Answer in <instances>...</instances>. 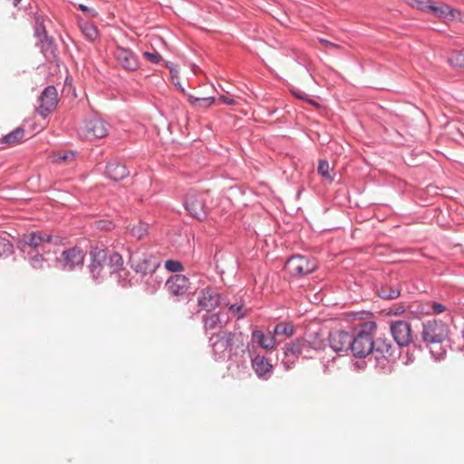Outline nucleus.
Wrapping results in <instances>:
<instances>
[{"instance_id": "b1692460", "label": "nucleus", "mask_w": 464, "mask_h": 464, "mask_svg": "<svg viewBox=\"0 0 464 464\" xmlns=\"http://www.w3.org/2000/svg\"><path fill=\"white\" fill-rule=\"evenodd\" d=\"M127 229L131 237L141 240L148 234L149 225L140 221L137 224L130 225Z\"/></svg>"}, {"instance_id": "c03bdc74", "label": "nucleus", "mask_w": 464, "mask_h": 464, "mask_svg": "<svg viewBox=\"0 0 464 464\" xmlns=\"http://www.w3.org/2000/svg\"><path fill=\"white\" fill-rule=\"evenodd\" d=\"M320 43L325 45L327 48L340 49V45L333 44L325 39H320Z\"/></svg>"}, {"instance_id": "423d86ee", "label": "nucleus", "mask_w": 464, "mask_h": 464, "mask_svg": "<svg viewBox=\"0 0 464 464\" xmlns=\"http://www.w3.org/2000/svg\"><path fill=\"white\" fill-rule=\"evenodd\" d=\"M185 207L194 218H204L206 217V194L189 189L185 198Z\"/></svg>"}, {"instance_id": "bb28decb", "label": "nucleus", "mask_w": 464, "mask_h": 464, "mask_svg": "<svg viewBox=\"0 0 464 464\" xmlns=\"http://www.w3.org/2000/svg\"><path fill=\"white\" fill-rule=\"evenodd\" d=\"M223 322L220 319V315L218 314L207 315L204 319V326L206 330H214L217 328H221Z\"/></svg>"}, {"instance_id": "6e6552de", "label": "nucleus", "mask_w": 464, "mask_h": 464, "mask_svg": "<svg viewBox=\"0 0 464 464\" xmlns=\"http://www.w3.org/2000/svg\"><path fill=\"white\" fill-rule=\"evenodd\" d=\"M108 124L97 115L86 119L81 128V134L85 137L93 136L102 139L108 135Z\"/></svg>"}, {"instance_id": "c9c22d12", "label": "nucleus", "mask_w": 464, "mask_h": 464, "mask_svg": "<svg viewBox=\"0 0 464 464\" xmlns=\"http://www.w3.org/2000/svg\"><path fill=\"white\" fill-rule=\"evenodd\" d=\"M46 260L42 255H35L30 260L31 266L35 269H43Z\"/></svg>"}, {"instance_id": "ea45409f", "label": "nucleus", "mask_w": 464, "mask_h": 464, "mask_svg": "<svg viewBox=\"0 0 464 464\" xmlns=\"http://www.w3.org/2000/svg\"><path fill=\"white\" fill-rule=\"evenodd\" d=\"M143 55L148 61H150L153 63H158L161 61L160 54L155 51L154 52H144Z\"/></svg>"}, {"instance_id": "a878e982", "label": "nucleus", "mask_w": 464, "mask_h": 464, "mask_svg": "<svg viewBox=\"0 0 464 464\" xmlns=\"http://www.w3.org/2000/svg\"><path fill=\"white\" fill-rule=\"evenodd\" d=\"M80 29L85 38L91 42L94 41L98 37V30L92 24L88 22L82 23L80 24Z\"/></svg>"}, {"instance_id": "6ab92c4d", "label": "nucleus", "mask_w": 464, "mask_h": 464, "mask_svg": "<svg viewBox=\"0 0 464 464\" xmlns=\"http://www.w3.org/2000/svg\"><path fill=\"white\" fill-rule=\"evenodd\" d=\"M106 174L111 179L119 181L129 176V170L123 163L113 160L107 164Z\"/></svg>"}, {"instance_id": "cd10ccee", "label": "nucleus", "mask_w": 464, "mask_h": 464, "mask_svg": "<svg viewBox=\"0 0 464 464\" xmlns=\"http://www.w3.org/2000/svg\"><path fill=\"white\" fill-rule=\"evenodd\" d=\"M311 351H318L324 348V341L318 334H311L304 338Z\"/></svg>"}, {"instance_id": "c756f323", "label": "nucleus", "mask_w": 464, "mask_h": 464, "mask_svg": "<svg viewBox=\"0 0 464 464\" xmlns=\"http://www.w3.org/2000/svg\"><path fill=\"white\" fill-rule=\"evenodd\" d=\"M318 173L327 179L329 182L334 180V176L331 175L332 169L330 168L329 162L325 160H321L318 163Z\"/></svg>"}, {"instance_id": "37998d69", "label": "nucleus", "mask_w": 464, "mask_h": 464, "mask_svg": "<svg viewBox=\"0 0 464 464\" xmlns=\"http://www.w3.org/2000/svg\"><path fill=\"white\" fill-rule=\"evenodd\" d=\"M79 9L82 10L84 13L89 14L92 17H94L97 15V12L94 9L89 8L88 6L84 5H79Z\"/></svg>"}, {"instance_id": "473e14b6", "label": "nucleus", "mask_w": 464, "mask_h": 464, "mask_svg": "<svg viewBox=\"0 0 464 464\" xmlns=\"http://www.w3.org/2000/svg\"><path fill=\"white\" fill-rule=\"evenodd\" d=\"M410 5L427 13H430L433 5L430 0H411Z\"/></svg>"}, {"instance_id": "39448f33", "label": "nucleus", "mask_w": 464, "mask_h": 464, "mask_svg": "<svg viewBox=\"0 0 464 464\" xmlns=\"http://www.w3.org/2000/svg\"><path fill=\"white\" fill-rule=\"evenodd\" d=\"M317 268V263L304 256H293L285 265V269L293 276H303L313 273Z\"/></svg>"}, {"instance_id": "412c9836", "label": "nucleus", "mask_w": 464, "mask_h": 464, "mask_svg": "<svg viewBox=\"0 0 464 464\" xmlns=\"http://www.w3.org/2000/svg\"><path fill=\"white\" fill-rule=\"evenodd\" d=\"M252 338L258 343V344L266 350H273L276 344V338L272 335H265L260 330L252 332Z\"/></svg>"}, {"instance_id": "c85d7f7f", "label": "nucleus", "mask_w": 464, "mask_h": 464, "mask_svg": "<svg viewBox=\"0 0 464 464\" xmlns=\"http://www.w3.org/2000/svg\"><path fill=\"white\" fill-rule=\"evenodd\" d=\"M274 334L276 335L290 337L294 334V326L288 323H280L275 327Z\"/></svg>"}, {"instance_id": "58836bf2", "label": "nucleus", "mask_w": 464, "mask_h": 464, "mask_svg": "<svg viewBox=\"0 0 464 464\" xmlns=\"http://www.w3.org/2000/svg\"><path fill=\"white\" fill-rule=\"evenodd\" d=\"M113 227V223L110 220L102 219L95 222V227L100 230H111Z\"/></svg>"}, {"instance_id": "4468645a", "label": "nucleus", "mask_w": 464, "mask_h": 464, "mask_svg": "<svg viewBox=\"0 0 464 464\" xmlns=\"http://www.w3.org/2000/svg\"><path fill=\"white\" fill-rule=\"evenodd\" d=\"M198 304L204 310H213L219 304V295L213 288H203L198 294Z\"/></svg>"}, {"instance_id": "7ed1b4c3", "label": "nucleus", "mask_w": 464, "mask_h": 464, "mask_svg": "<svg viewBox=\"0 0 464 464\" xmlns=\"http://www.w3.org/2000/svg\"><path fill=\"white\" fill-rule=\"evenodd\" d=\"M84 258V252L80 247L73 246L63 250L56 257V264L63 271H73L83 266Z\"/></svg>"}, {"instance_id": "f704fd0d", "label": "nucleus", "mask_w": 464, "mask_h": 464, "mask_svg": "<svg viewBox=\"0 0 464 464\" xmlns=\"http://www.w3.org/2000/svg\"><path fill=\"white\" fill-rule=\"evenodd\" d=\"M73 160H74V153L72 151L58 153L53 156V161H55V162L69 163V162H72Z\"/></svg>"}, {"instance_id": "a211bd4d", "label": "nucleus", "mask_w": 464, "mask_h": 464, "mask_svg": "<svg viewBox=\"0 0 464 464\" xmlns=\"http://www.w3.org/2000/svg\"><path fill=\"white\" fill-rule=\"evenodd\" d=\"M252 367L256 374L262 379L267 380L270 378L273 365L264 356H256L252 360Z\"/></svg>"}, {"instance_id": "de8ad7c7", "label": "nucleus", "mask_w": 464, "mask_h": 464, "mask_svg": "<svg viewBox=\"0 0 464 464\" xmlns=\"http://www.w3.org/2000/svg\"><path fill=\"white\" fill-rule=\"evenodd\" d=\"M14 1V5H16L20 0H13Z\"/></svg>"}, {"instance_id": "393cba45", "label": "nucleus", "mask_w": 464, "mask_h": 464, "mask_svg": "<svg viewBox=\"0 0 464 464\" xmlns=\"http://www.w3.org/2000/svg\"><path fill=\"white\" fill-rule=\"evenodd\" d=\"M24 136V130L22 128H17L14 130H13L12 132L5 135L2 139V141L4 143H6V144L12 146V145L17 144L20 140H22Z\"/></svg>"}, {"instance_id": "f8f14e48", "label": "nucleus", "mask_w": 464, "mask_h": 464, "mask_svg": "<svg viewBox=\"0 0 464 464\" xmlns=\"http://www.w3.org/2000/svg\"><path fill=\"white\" fill-rule=\"evenodd\" d=\"M353 337L344 331H334L329 334V344L331 348L339 353L351 350Z\"/></svg>"}, {"instance_id": "2f4dec72", "label": "nucleus", "mask_w": 464, "mask_h": 464, "mask_svg": "<svg viewBox=\"0 0 464 464\" xmlns=\"http://www.w3.org/2000/svg\"><path fill=\"white\" fill-rule=\"evenodd\" d=\"M449 63L453 67L464 68V53L461 52L451 53Z\"/></svg>"}, {"instance_id": "4c0bfd02", "label": "nucleus", "mask_w": 464, "mask_h": 464, "mask_svg": "<svg viewBox=\"0 0 464 464\" xmlns=\"http://www.w3.org/2000/svg\"><path fill=\"white\" fill-rule=\"evenodd\" d=\"M165 267L171 272H179L183 269L181 263L174 260H167L165 262Z\"/></svg>"}, {"instance_id": "5701e85b", "label": "nucleus", "mask_w": 464, "mask_h": 464, "mask_svg": "<svg viewBox=\"0 0 464 464\" xmlns=\"http://www.w3.org/2000/svg\"><path fill=\"white\" fill-rule=\"evenodd\" d=\"M376 353H380L382 357L391 356L393 353V347L391 341L387 338H378L374 342V349Z\"/></svg>"}, {"instance_id": "a18cd8bd", "label": "nucleus", "mask_w": 464, "mask_h": 464, "mask_svg": "<svg viewBox=\"0 0 464 464\" xmlns=\"http://www.w3.org/2000/svg\"><path fill=\"white\" fill-rule=\"evenodd\" d=\"M432 311L435 313V314H440L442 313L443 311H445V306L440 304H437V303H434L432 304Z\"/></svg>"}, {"instance_id": "1a4fd4ad", "label": "nucleus", "mask_w": 464, "mask_h": 464, "mask_svg": "<svg viewBox=\"0 0 464 464\" xmlns=\"http://www.w3.org/2000/svg\"><path fill=\"white\" fill-rule=\"evenodd\" d=\"M391 333L399 346H408L412 342V330L406 321H396L391 324Z\"/></svg>"}, {"instance_id": "7c9ffc66", "label": "nucleus", "mask_w": 464, "mask_h": 464, "mask_svg": "<svg viewBox=\"0 0 464 464\" xmlns=\"http://www.w3.org/2000/svg\"><path fill=\"white\" fill-rule=\"evenodd\" d=\"M378 295L382 299H394L400 295V291L396 288L382 286L378 292Z\"/></svg>"}, {"instance_id": "9d476101", "label": "nucleus", "mask_w": 464, "mask_h": 464, "mask_svg": "<svg viewBox=\"0 0 464 464\" xmlns=\"http://www.w3.org/2000/svg\"><path fill=\"white\" fill-rule=\"evenodd\" d=\"M38 112L45 117L48 115L58 103V93L54 86L46 87L39 97Z\"/></svg>"}, {"instance_id": "49530a36", "label": "nucleus", "mask_w": 464, "mask_h": 464, "mask_svg": "<svg viewBox=\"0 0 464 464\" xmlns=\"http://www.w3.org/2000/svg\"><path fill=\"white\" fill-rule=\"evenodd\" d=\"M170 73L172 75V78L174 79V77H176V74L178 73V71L177 70L174 71V70L171 69L170 70Z\"/></svg>"}, {"instance_id": "72a5a7b5", "label": "nucleus", "mask_w": 464, "mask_h": 464, "mask_svg": "<svg viewBox=\"0 0 464 464\" xmlns=\"http://www.w3.org/2000/svg\"><path fill=\"white\" fill-rule=\"evenodd\" d=\"M109 265L112 268V271L119 270L123 265V260H122L121 256L118 253L111 254L109 256Z\"/></svg>"}, {"instance_id": "2eb2a0df", "label": "nucleus", "mask_w": 464, "mask_h": 464, "mask_svg": "<svg viewBox=\"0 0 464 464\" xmlns=\"http://www.w3.org/2000/svg\"><path fill=\"white\" fill-rule=\"evenodd\" d=\"M114 57L120 66L126 70H134L138 67V61L133 53L123 47H117Z\"/></svg>"}, {"instance_id": "f3484780", "label": "nucleus", "mask_w": 464, "mask_h": 464, "mask_svg": "<svg viewBox=\"0 0 464 464\" xmlns=\"http://www.w3.org/2000/svg\"><path fill=\"white\" fill-rule=\"evenodd\" d=\"M52 236L42 231H34L24 234L20 241L22 247L25 246L38 247L44 242H50Z\"/></svg>"}, {"instance_id": "aec40b11", "label": "nucleus", "mask_w": 464, "mask_h": 464, "mask_svg": "<svg viewBox=\"0 0 464 464\" xmlns=\"http://www.w3.org/2000/svg\"><path fill=\"white\" fill-rule=\"evenodd\" d=\"M311 349L305 339H297L296 341L289 343L286 346V353H292L295 355H303L304 357H311Z\"/></svg>"}, {"instance_id": "f03ea898", "label": "nucleus", "mask_w": 464, "mask_h": 464, "mask_svg": "<svg viewBox=\"0 0 464 464\" xmlns=\"http://www.w3.org/2000/svg\"><path fill=\"white\" fill-rule=\"evenodd\" d=\"M376 329L374 322L364 324L363 328L352 339L351 351L353 355L364 358L373 352L374 341L372 332Z\"/></svg>"}, {"instance_id": "dca6fc26", "label": "nucleus", "mask_w": 464, "mask_h": 464, "mask_svg": "<svg viewBox=\"0 0 464 464\" xmlns=\"http://www.w3.org/2000/svg\"><path fill=\"white\" fill-rule=\"evenodd\" d=\"M430 14L446 22L460 20L459 11L444 4H440L439 5H433Z\"/></svg>"}, {"instance_id": "9b49d317", "label": "nucleus", "mask_w": 464, "mask_h": 464, "mask_svg": "<svg viewBox=\"0 0 464 464\" xmlns=\"http://www.w3.org/2000/svg\"><path fill=\"white\" fill-rule=\"evenodd\" d=\"M91 263L89 269L93 278H99L107 261V253L104 249L93 247L90 251Z\"/></svg>"}, {"instance_id": "4be33fe9", "label": "nucleus", "mask_w": 464, "mask_h": 464, "mask_svg": "<svg viewBox=\"0 0 464 464\" xmlns=\"http://www.w3.org/2000/svg\"><path fill=\"white\" fill-rule=\"evenodd\" d=\"M188 101L191 106L195 109H207L211 107L215 102V97H195L191 94H188Z\"/></svg>"}, {"instance_id": "a19ab883", "label": "nucleus", "mask_w": 464, "mask_h": 464, "mask_svg": "<svg viewBox=\"0 0 464 464\" xmlns=\"http://www.w3.org/2000/svg\"><path fill=\"white\" fill-rule=\"evenodd\" d=\"M12 246L5 238H0V256L11 250Z\"/></svg>"}, {"instance_id": "0eeeda50", "label": "nucleus", "mask_w": 464, "mask_h": 464, "mask_svg": "<svg viewBox=\"0 0 464 464\" xmlns=\"http://www.w3.org/2000/svg\"><path fill=\"white\" fill-rule=\"evenodd\" d=\"M131 267L138 273L150 274L160 266L159 260L151 255L135 252L130 256Z\"/></svg>"}, {"instance_id": "20e7f679", "label": "nucleus", "mask_w": 464, "mask_h": 464, "mask_svg": "<svg viewBox=\"0 0 464 464\" xmlns=\"http://www.w3.org/2000/svg\"><path fill=\"white\" fill-rule=\"evenodd\" d=\"M449 335V327L442 321H428L423 324L422 339L427 343H441Z\"/></svg>"}, {"instance_id": "ddd939ff", "label": "nucleus", "mask_w": 464, "mask_h": 464, "mask_svg": "<svg viewBox=\"0 0 464 464\" xmlns=\"http://www.w3.org/2000/svg\"><path fill=\"white\" fill-rule=\"evenodd\" d=\"M165 285L171 295L179 296L187 293L189 282L183 275H174L168 279Z\"/></svg>"}, {"instance_id": "f257e3e1", "label": "nucleus", "mask_w": 464, "mask_h": 464, "mask_svg": "<svg viewBox=\"0 0 464 464\" xmlns=\"http://www.w3.org/2000/svg\"><path fill=\"white\" fill-rule=\"evenodd\" d=\"M216 340L212 342V350L215 355L224 357L226 353L237 354L243 350L244 341L240 332L218 331L215 334Z\"/></svg>"}, {"instance_id": "79ce46f5", "label": "nucleus", "mask_w": 464, "mask_h": 464, "mask_svg": "<svg viewBox=\"0 0 464 464\" xmlns=\"http://www.w3.org/2000/svg\"><path fill=\"white\" fill-rule=\"evenodd\" d=\"M218 101L221 102L222 103L227 104V105H236V104H237V102L235 99L227 97L226 95H220L219 98H218Z\"/></svg>"}, {"instance_id": "e433bc0d", "label": "nucleus", "mask_w": 464, "mask_h": 464, "mask_svg": "<svg viewBox=\"0 0 464 464\" xmlns=\"http://www.w3.org/2000/svg\"><path fill=\"white\" fill-rule=\"evenodd\" d=\"M228 309L237 319H241L246 315L245 308L241 304H231Z\"/></svg>"}]
</instances>
